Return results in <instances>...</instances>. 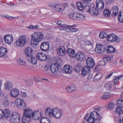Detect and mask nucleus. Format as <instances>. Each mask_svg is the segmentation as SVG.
<instances>
[{
	"label": "nucleus",
	"instance_id": "f257e3e1",
	"mask_svg": "<svg viewBox=\"0 0 123 123\" xmlns=\"http://www.w3.org/2000/svg\"><path fill=\"white\" fill-rule=\"evenodd\" d=\"M45 114L50 117L53 116L57 118H60L62 114L61 110L58 108H55L52 110L50 108H47L46 110Z\"/></svg>",
	"mask_w": 123,
	"mask_h": 123
},
{
	"label": "nucleus",
	"instance_id": "f03ea898",
	"mask_svg": "<svg viewBox=\"0 0 123 123\" xmlns=\"http://www.w3.org/2000/svg\"><path fill=\"white\" fill-rule=\"evenodd\" d=\"M43 35L41 32L34 33L31 35V46L32 47L36 46L37 43L43 40Z\"/></svg>",
	"mask_w": 123,
	"mask_h": 123
},
{
	"label": "nucleus",
	"instance_id": "7ed1b4c3",
	"mask_svg": "<svg viewBox=\"0 0 123 123\" xmlns=\"http://www.w3.org/2000/svg\"><path fill=\"white\" fill-rule=\"evenodd\" d=\"M27 43L26 36L22 35L17 40L14 44L17 47H21L25 45Z\"/></svg>",
	"mask_w": 123,
	"mask_h": 123
},
{
	"label": "nucleus",
	"instance_id": "20e7f679",
	"mask_svg": "<svg viewBox=\"0 0 123 123\" xmlns=\"http://www.w3.org/2000/svg\"><path fill=\"white\" fill-rule=\"evenodd\" d=\"M50 71L53 73L58 75L62 72V69L60 66L57 64H52L50 66Z\"/></svg>",
	"mask_w": 123,
	"mask_h": 123
},
{
	"label": "nucleus",
	"instance_id": "39448f33",
	"mask_svg": "<svg viewBox=\"0 0 123 123\" xmlns=\"http://www.w3.org/2000/svg\"><path fill=\"white\" fill-rule=\"evenodd\" d=\"M10 120L13 123H19L20 120L19 113L16 112L13 113L11 115Z\"/></svg>",
	"mask_w": 123,
	"mask_h": 123
},
{
	"label": "nucleus",
	"instance_id": "423d86ee",
	"mask_svg": "<svg viewBox=\"0 0 123 123\" xmlns=\"http://www.w3.org/2000/svg\"><path fill=\"white\" fill-rule=\"evenodd\" d=\"M85 55V53L79 51L76 54L75 57L78 60L80 61H85L86 59Z\"/></svg>",
	"mask_w": 123,
	"mask_h": 123
},
{
	"label": "nucleus",
	"instance_id": "0eeeda50",
	"mask_svg": "<svg viewBox=\"0 0 123 123\" xmlns=\"http://www.w3.org/2000/svg\"><path fill=\"white\" fill-rule=\"evenodd\" d=\"M15 102L18 108L21 109L25 107L26 104L22 99L17 98L15 101Z\"/></svg>",
	"mask_w": 123,
	"mask_h": 123
},
{
	"label": "nucleus",
	"instance_id": "6e6552de",
	"mask_svg": "<svg viewBox=\"0 0 123 123\" xmlns=\"http://www.w3.org/2000/svg\"><path fill=\"white\" fill-rule=\"evenodd\" d=\"M105 47L103 45L99 44L96 46L95 51L97 53L103 54L105 52Z\"/></svg>",
	"mask_w": 123,
	"mask_h": 123
},
{
	"label": "nucleus",
	"instance_id": "1a4fd4ad",
	"mask_svg": "<svg viewBox=\"0 0 123 123\" xmlns=\"http://www.w3.org/2000/svg\"><path fill=\"white\" fill-rule=\"evenodd\" d=\"M4 38L5 42L9 44H11L13 41V38L11 35L5 34L4 36Z\"/></svg>",
	"mask_w": 123,
	"mask_h": 123
},
{
	"label": "nucleus",
	"instance_id": "9d476101",
	"mask_svg": "<svg viewBox=\"0 0 123 123\" xmlns=\"http://www.w3.org/2000/svg\"><path fill=\"white\" fill-rule=\"evenodd\" d=\"M96 4V8L98 11H101L104 8V3L102 0H97Z\"/></svg>",
	"mask_w": 123,
	"mask_h": 123
},
{
	"label": "nucleus",
	"instance_id": "9b49d317",
	"mask_svg": "<svg viewBox=\"0 0 123 123\" xmlns=\"http://www.w3.org/2000/svg\"><path fill=\"white\" fill-rule=\"evenodd\" d=\"M52 7L54 9L59 12H62L65 9V6L61 4H57L53 5L52 6Z\"/></svg>",
	"mask_w": 123,
	"mask_h": 123
},
{
	"label": "nucleus",
	"instance_id": "f8f14e48",
	"mask_svg": "<svg viewBox=\"0 0 123 123\" xmlns=\"http://www.w3.org/2000/svg\"><path fill=\"white\" fill-rule=\"evenodd\" d=\"M87 66L91 68H93L95 65L94 60L91 57H89L87 59L86 61Z\"/></svg>",
	"mask_w": 123,
	"mask_h": 123
},
{
	"label": "nucleus",
	"instance_id": "ddd939ff",
	"mask_svg": "<svg viewBox=\"0 0 123 123\" xmlns=\"http://www.w3.org/2000/svg\"><path fill=\"white\" fill-rule=\"evenodd\" d=\"M58 54L60 56H63L66 54V51L65 48L63 46H59L57 50Z\"/></svg>",
	"mask_w": 123,
	"mask_h": 123
},
{
	"label": "nucleus",
	"instance_id": "4468645a",
	"mask_svg": "<svg viewBox=\"0 0 123 123\" xmlns=\"http://www.w3.org/2000/svg\"><path fill=\"white\" fill-rule=\"evenodd\" d=\"M31 116L34 120H38L41 117V113L39 110H37L32 112Z\"/></svg>",
	"mask_w": 123,
	"mask_h": 123
},
{
	"label": "nucleus",
	"instance_id": "2eb2a0df",
	"mask_svg": "<svg viewBox=\"0 0 123 123\" xmlns=\"http://www.w3.org/2000/svg\"><path fill=\"white\" fill-rule=\"evenodd\" d=\"M19 94V91L17 88H13L10 92V95L12 97H18Z\"/></svg>",
	"mask_w": 123,
	"mask_h": 123
},
{
	"label": "nucleus",
	"instance_id": "dca6fc26",
	"mask_svg": "<svg viewBox=\"0 0 123 123\" xmlns=\"http://www.w3.org/2000/svg\"><path fill=\"white\" fill-rule=\"evenodd\" d=\"M37 58L41 61H45L47 58V56L46 55L41 52L37 53Z\"/></svg>",
	"mask_w": 123,
	"mask_h": 123
},
{
	"label": "nucleus",
	"instance_id": "f3484780",
	"mask_svg": "<svg viewBox=\"0 0 123 123\" xmlns=\"http://www.w3.org/2000/svg\"><path fill=\"white\" fill-rule=\"evenodd\" d=\"M90 68L87 66L84 67L82 69L81 74L82 76H85L89 74L91 72Z\"/></svg>",
	"mask_w": 123,
	"mask_h": 123
},
{
	"label": "nucleus",
	"instance_id": "a211bd4d",
	"mask_svg": "<svg viewBox=\"0 0 123 123\" xmlns=\"http://www.w3.org/2000/svg\"><path fill=\"white\" fill-rule=\"evenodd\" d=\"M49 47V44L47 42H43L42 43L41 45V48L42 51H47Z\"/></svg>",
	"mask_w": 123,
	"mask_h": 123
},
{
	"label": "nucleus",
	"instance_id": "6ab92c4d",
	"mask_svg": "<svg viewBox=\"0 0 123 123\" xmlns=\"http://www.w3.org/2000/svg\"><path fill=\"white\" fill-rule=\"evenodd\" d=\"M90 115L95 120H99L101 118L98 113L95 111H92L90 114Z\"/></svg>",
	"mask_w": 123,
	"mask_h": 123
},
{
	"label": "nucleus",
	"instance_id": "aec40b11",
	"mask_svg": "<svg viewBox=\"0 0 123 123\" xmlns=\"http://www.w3.org/2000/svg\"><path fill=\"white\" fill-rule=\"evenodd\" d=\"M71 67L68 65L65 66L63 68L62 71L66 74H69L71 73L72 71Z\"/></svg>",
	"mask_w": 123,
	"mask_h": 123
},
{
	"label": "nucleus",
	"instance_id": "412c9836",
	"mask_svg": "<svg viewBox=\"0 0 123 123\" xmlns=\"http://www.w3.org/2000/svg\"><path fill=\"white\" fill-rule=\"evenodd\" d=\"M25 52L27 57H29L33 55V50L31 48L28 47L25 48Z\"/></svg>",
	"mask_w": 123,
	"mask_h": 123
},
{
	"label": "nucleus",
	"instance_id": "4be33fe9",
	"mask_svg": "<svg viewBox=\"0 0 123 123\" xmlns=\"http://www.w3.org/2000/svg\"><path fill=\"white\" fill-rule=\"evenodd\" d=\"M116 50L112 46H109L106 47L105 51L108 53H115Z\"/></svg>",
	"mask_w": 123,
	"mask_h": 123
},
{
	"label": "nucleus",
	"instance_id": "5701e85b",
	"mask_svg": "<svg viewBox=\"0 0 123 123\" xmlns=\"http://www.w3.org/2000/svg\"><path fill=\"white\" fill-rule=\"evenodd\" d=\"M27 58L28 61L33 64H35L37 62V58L35 57H33L32 55L27 57Z\"/></svg>",
	"mask_w": 123,
	"mask_h": 123
},
{
	"label": "nucleus",
	"instance_id": "b1692460",
	"mask_svg": "<svg viewBox=\"0 0 123 123\" xmlns=\"http://www.w3.org/2000/svg\"><path fill=\"white\" fill-rule=\"evenodd\" d=\"M119 9L117 6H113L111 9L112 12L111 16L113 17L116 16L117 15Z\"/></svg>",
	"mask_w": 123,
	"mask_h": 123
},
{
	"label": "nucleus",
	"instance_id": "393cba45",
	"mask_svg": "<svg viewBox=\"0 0 123 123\" xmlns=\"http://www.w3.org/2000/svg\"><path fill=\"white\" fill-rule=\"evenodd\" d=\"M67 52L70 56L72 57H74L76 54L75 51L74 49L69 48L67 49Z\"/></svg>",
	"mask_w": 123,
	"mask_h": 123
},
{
	"label": "nucleus",
	"instance_id": "a878e982",
	"mask_svg": "<svg viewBox=\"0 0 123 123\" xmlns=\"http://www.w3.org/2000/svg\"><path fill=\"white\" fill-rule=\"evenodd\" d=\"M57 24L58 25L61 26L62 27H75L76 25L75 24H74L72 25H68L66 24H63L61 20H58L57 22Z\"/></svg>",
	"mask_w": 123,
	"mask_h": 123
},
{
	"label": "nucleus",
	"instance_id": "bb28decb",
	"mask_svg": "<svg viewBox=\"0 0 123 123\" xmlns=\"http://www.w3.org/2000/svg\"><path fill=\"white\" fill-rule=\"evenodd\" d=\"M7 52V49L2 46L0 47V57L4 56Z\"/></svg>",
	"mask_w": 123,
	"mask_h": 123
},
{
	"label": "nucleus",
	"instance_id": "cd10ccee",
	"mask_svg": "<svg viewBox=\"0 0 123 123\" xmlns=\"http://www.w3.org/2000/svg\"><path fill=\"white\" fill-rule=\"evenodd\" d=\"M32 110L29 108H27L24 111L23 115L27 116H29L30 117H31L32 113Z\"/></svg>",
	"mask_w": 123,
	"mask_h": 123
},
{
	"label": "nucleus",
	"instance_id": "c85d7f7f",
	"mask_svg": "<svg viewBox=\"0 0 123 123\" xmlns=\"http://www.w3.org/2000/svg\"><path fill=\"white\" fill-rule=\"evenodd\" d=\"M77 12L70 13L68 14V16L71 19L77 20Z\"/></svg>",
	"mask_w": 123,
	"mask_h": 123
},
{
	"label": "nucleus",
	"instance_id": "c756f323",
	"mask_svg": "<svg viewBox=\"0 0 123 123\" xmlns=\"http://www.w3.org/2000/svg\"><path fill=\"white\" fill-rule=\"evenodd\" d=\"M4 86L6 90H9L11 88H12L13 84L11 82L8 81L5 83Z\"/></svg>",
	"mask_w": 123,
	"mask_h": 123
},
{
	"label": "nucleus",
	"instance_id": "7c9ffc66",
	"mask_svg": "<svg viewBox=\"0 0 123 123\" xmlns=\"http://www.w3.org/2000/svg\"><path fill=\"white\" fill-rule=\"evenodd\" d=\"M95 5L93 4H92L90 5L88 7V9H87L86 10V11L87 12H89L90 14H92V13L94 12H93V9H94V7Z\"/></svg>",
	"mask_w": 123,
	"mask_h": 123
},
{
	"label": "nucleus",
	"instance_id": "2f4dec72",
	"mask_svg": "<svg viewBox=\"0 0 123 123\" xmlns=\"http://www.w3.org/2000/svg\"><path fill=\"white\" fill-rule=\"evenodd\" d=\"M31 118L29 116L23 115L22 118V121L23 123H28L29 122Z\"/></svg>",
	"mask_w": 123,
	"mask_h": 123
},
{
	"label": "nucleus",
	"instance_id": "473e14b6",
	"mask_svg": "<svg viewBox=\"0 0 123 123\" xmlns=\"http://www.w3.org/2000/svg\"><path fill=\"white\" fill-rule=\"evenodd\" d=\"M17 62L18 64L20 65H23L24 66H26V62L25 61H24L21 58H18L17 61Z\"/></svg>",
	"mask_w": 123,
	"mask_h": 123
},
{
	"label": "nucleus",
	"instance_id": "72a5a7b5",
	"mask_svg": "<svg viewBox=\"0 0 123 123\" xmlns=\"http://www.w3.org/2000/svg\"><path fill=\"white\" fill-rule=\"evenodd\" d=\"M112 85L113 82L110 81L109 82L105 84V87L108 90H110L112 88Z\"/></svg>",
	"mask_w": 123,
	"mask_h": 123
},
{
	"label": "nucleus",
	"instance_id": "f704fd0d",
	"mask_svg": "<svg viewBox=\"0 0 123 123\" xmlns=\"http://www.w3.org/2000/svg\"><path fill=\"white\" fill-rule=\"evenodd\" d=\"M112 96V95L110 93L108 92H106L104 93L101 98L103 99H106L111 97Z\"/></svg>",
	"mask_w": 123,
	"mask_h": 123
},
{
	"label": "nucleus",
	"instance_id": "c9c22d12",
	"mask_svg": "<svg viewBox=\"0 0 123 123\" xmlns=\"http://www.w3.org/2000/svg\"><path fill=\"white\" fill-rule=\"evenodd\" d=\"M4 116L6 118H8L10 114V111L8 109H6L3 111Z\"/></svg>",
	"mask_w": 123,
	"mask_h": 123
},
{
	"label": "nucleus",
	"instance_id": "e433bc0d",
	"mask_svg": "<svg viewBox=\"0 0 123 123\" xmlns=\"http://www.w3.org/2000/svg\"><path fill=\"white\" fill-rule=\"evenodd\" d=\"M77 6L78 8L80 10H82L83 9L84 6H85L84 4H83V3H81L80 2L77 3Z\"/></svg>",
	"mask_w": 123,
	"mask_h": 123
},
{
	"label": "nucleus",
	"instance_id": "4c0bfd02",
	"mask_svg": "<svg viewBox=\"0 0 123 123\" xmlns=\"http://www.w3.org/2000/svg\"><path fill=\"white\" fill-rule=\"evenodd\" d=\"M120 41L119 37L114 34H112V42L116 41L117 43L119 42Z\"/></svg>",
	"mask_w": 123,
	"mask_h": 123
},
{
	"label": "nucleus",
	"instance_id": "58836bf2",
	"mask_svg": "<svg viewBox=\"0 0 123 123\" xmlns=\"http://www.w3.org/2000/svg\"><path fill=\"white\" fill-rule=\"evenodd\" d=\"M85 19V16L82 14L78 13L77 20H84Z\"/></svg>",
	"mask_w": 123,
	"mask_h": 123
},
{
	"label": "nucleus",
	"instance_id": "ea45409f",
	"mask_svg": "<svg viewBox=\"0 0 123 123\" xmlns=\"http://www.w3.org/2000/svg\"><path fill=\"white\" fill-rule=\"evenodd\" d=\"M41 123H50L49 119L47 117H43L41 119Z\"/></svg>",
	"mask_w": 123,
	"mask_h": 123
},
{
	"label": "nucleus",
	"instance_id": "a19ab883",
	"mask_svg": "<svg viewBox=\"0 0 123 123\" xmlns=\"http://www.w3.org/2000/svg\"><path fill=\"white\" fill-rule=\"evenodd\" d=\"M118 19L120 22H123V13H122V12L118 14Z\"/></svg>",
	"mask_w": 123,
	"mask_h": 123
},
{
	"label": "nucleus",
	"instance_id": "79ce46f5",
	"mask_svg": "<svg viewBox=\"0 0 123 123\" xmlns=\"http://www.w3.org/2000/svg\"><path fill=\"white\" fill-rule=\"evenodd\" d=\"M101 74H97L94 77L93 80L95 82L98 81L101 77Z\"/></svg>",
	"mask_w": 123,
	"mask_h": 123
},
{
	"label": "nucleus",
	"instance_id": "37998d69",
	"mask_svg": "<svg viewBox=\"0 0 123 123\" xmlns=\"http://www.w3.org/2000/svg\"><path fill=\"white\" fill-rule=\"evenodd\" d=\"M104 14L105 16L109 17L110 15V10L107 9H105L104 12Z\"/></svg>",
	"mask_w": 123,
	"mask_h": 123
},
{
	"label": "nucleus",
	"instance_id": "c03bdc74",
	"mask_svg": "<svg viewBox=\"0 0 123 123\" xmlns=\"http://www.w3.org/2000/svg\"><path fill=\"white\" fill-rule=\"evenodd\" d=\"M67 91L69 92H71L75 90V88L73 86H68L66 88Z\"/></svg>",
	"mask_w": 123,
	"mask_h": 123
},
{
	"label": "nucleus",
	"instance_id": "a18cd8bd",
	"mask_svg": "<svg viewBox=\"0 0 123 123\" xmlns=\"http://www.w3.org/2000/svg\"><path fill=\"white\" fill-rule=\"evenodd\" d=\"M3 104L5 107H8L9 106L10 103L9 102L8 100L6 98L4 99Z\"/></svg>",
	"mask_w": 123,
	"mask_h": 123
},
{
	"label": "nucleus",
	"instance_id": "49530a36",
	"mask_svg": "<svg viewBox=\"0 0 123 123\" xmlns=\"http://www.w3.org/2000/svg\"><path fill=\"white\" fill-rule=\"evenodd\" d=\"M117 105L119 107H123V100L119 99L117 101Z\"/></svg>",
	"mask_w": 123,
	"mask_h": 123
},
{
	"label": "nucleus",
	"instance_id": "de8ad7c7",
	"mask_svg": "<svg viewBox=\"0 0 123 123\" xmlns=\"http://www.w3.org/2000/svg\"><path fill=\"white\" fill-rule=\"evenodd\" d=\"M39 26L38 25H36L35 26H33V25H31L28 26L27 27V28L29 29L34 30L37 29L39 28Z\"/></svg>",
	"mask_w": 123,
	"mask_h": 123
},
{
	"label": "nucleus",
	"instance_id": "09e8293b",
	"mask_svg": "<svg viewBox=\"0 0 123 123\" xmlns=\"http://www.w3.org/2000/svg\"><path fill=\"white\" fill-rule=\"evenodd\" d=\"M115 111L117 114H120L123 113V111L120 107H118L116 108Z\"/></svg>",
	"mask_w": 123,
	"mask_h": 123
},
{
	"label": "nucleus",
	"instance_id": "8fccbe9b",
	"mask_svg": "<svg viewBox=\"0 0 123 123\" xmlns=\"http://www.w3.org/2000/svg\"><path fill=\"white\" fill-rule=\"evenodd\" d=\"M80 70V68L78 64L76 65L74 68V70L76 72L78 73Z\"/></svg>",
	"mask_w": 123,
	"mask_h": 123
},
{
	"label": "nucleus",
	"instance_id": "3c124183",
	"mask_svg": "<svg viewBox=\"0 0 123 123\" xmlns=\"http://www.w3.org/2000/svg\"><path fill=\"white\" fill-rule=\"evenodd\" d=\"M92 0H82V2L84 4L85 6H86L89 4Z\"/></svg>",
	"mask_w": 123,
	"mask_h": 123
},
{
	"label": "nucleus",
	"instance_id": "603ef678",
	"mask_svg": "<svg viewBox=\"0 0 123 123\" xmlns=\"http://www.w3.org/2000/svg\"><path fill=\"white\" fill-rule=\"evenodd\" d=\"M95 120L92 118V117L90 115V117L88 118V120L87 121L89 123H94V122Z\"/></svg>",
	"mask_w": 123,
	"mask_h": 123
},
{
	"label": "nucleus",
	"instance_id": "864d4df0",
	"mask_svg": "<svg viewBox=\"0 0 123 123\" xmlns=\"http://www.w3.org/2000/svg\"><path fill=\"white\" fill-rule=\"evenodd\" d=\"M115 105L113 103H111L108 105L107 108L110 109H112L114 108V106Z\"/></svg>",
	"mask_w": 123,
	"mask_h": 123
},
{
	"label": "nucleus",
	"instance_id": "5fc2aeb1",
	"mask_svg": "<svg viewBox=\"0 0 123 123\" xmlns=\"http://www.w3.org/2000/svg\"><path fill=\"white\" fill-rule=\"evenodd\" d=\"M94 10H93V12H93V13L92 14V15H97L99 13L98 11H98L97 9L95 7V6L94 7Z\"/></svg>",
	"mask_w": 123,
	"mask_h": 123
},
{
	"label": "nucleus",
	"instance_id": "6e6d98bb",
	"mask_svg": "<svg viewBox=\"0 0 123 123\" xmlns=\"http://www.w3.org/2000/svg\"><path fill=\"white\" fill-rule=\"evenodd\" d=\"M112 34L110 35H107V40L110 42H112Z\"/></svg>",
	"mask_w": 123,
	"mask_h": 123
},
{
	"label": "nucleus",
	"instance_id": "4d7b16f0",
	"mask_svg": "<svg viewBox=\"0 0 123 123\" xmlns=\"http://www.w3.org/2000/svg\"><path fill=\"white\" fill-rule=\"evenodd\" d=\"M67 27L66 28H63L62 30L67 32H71L70 28L71 27Z\"/></svg>",
	"mask_w": 123,
	"mask_h": 123
},
{
	"label": "nucleus",
	"instance_id": "13d9d810",
	"mask_svg": "<svg viewBox=\"0 0 123 123\" xmlns=\"http://www.w3.org/2000/svg\"><path fill=\"white\" fill-rule=\"evenodd\" d=\"M106 63V62L104 61V60L100 61L98 64L99 66H104L105 65Z\"/></svg>",
	"mask_w": 123,
	"mask_h": 123
},
{
	"label": "nucleus",
	"instance_id": "bf43d9fd",
	"mask_svg": "<svg viewBox=\"0 0 123 123\" xmlns=\"http://www.w3.org/2000/svg\"><path fill=\"white\" fill-rule=\"evenodd\" d=\"M106 34L105 33L100 32L99 34V37L101 38H103L106 37Z\"/></svg>",
	"mask_w": 123,
	"mask_h": 123
},
{
	"label": "nucleus",
	"instance_id": "052dcab7",
	"mask_svg": "<svg viewBox=\"0 0 123 123\" xmlns=\"http://www.w3.org/2000/svg\"><path fill=\"white\" fill-rule=\"evenodd\" d=\"M104 60L105 61H106L107 62H110L111 60V58L110 57L105 56L104 58Z\"/></svg>",
	"mask_w": 123,
	"mask_h": 123
},
{
	"label": "nucleus",
	"instance_id": "680f3d73",
	"mask_svg": "<svg viewBox=\"0 0 123 123\" xmlns=\"http://www.w3.org/2000/svg\"><path fill=\"white\" fill-rule=\"evenodd\" d=\"M26 84L29 85H31L33 84L32 81L31 80H26Z\"/></svg>",
	"mask_w": 123,
	"mask_h": 123
},
{
	"label": "nucleus",
	"instance_id": "e2e57ef3",
	"mask_svg": "<svg viewBox=\"0 0 123 123\" xmlns=\"http://www.w3.org/2000/svg\"><path fill=\"white\" fill-rule=\"evenodd\" d=\"M71 29V32H77L78 29L75 28H70Z\"/></svg>",
	"mask_w": 123,
	"mask_h": 123
},
{
	"label": "nucleus",
	"instance_id": "0e129e2a",
	"mask_svg": "<svg viewBox=\"0 0 123 123\" xmlns=\"http://www.w3.org/2000/svg\"><path fill=\"white\" fill-rule=\"evenodd\" d=\"M114 1L113 0H108L105 2V4L108 5L109 4H111Z\"/></svg>",
	"mask_w": 123,
	"mask_h": 123
},
{
	"label": "nucleus",
	"instance_id": "69168bd1",
	"mask_svg": "<svg viewBox=\"0 0 123 123\" xmlns=\"http://www.w3.org/2000/svg\"><path fill=\"white\" fill-rule=\"evenodd\" d=\"M21 96L23 98H25L27 96L26 93L25 92H22L21 94Z\"/></svg>",
	"mask_w": 123,
	"mask_h": 123
},
{
	"label": "nucleus",
	"instance_id": "338daca9",
	"mask_svg": "<svg viewBox=\"0 0 123 123\" xmlns=\"http://www.w3.org/2000/svg\"><path fill=\"white\" fill-rule=\"evenodd\" d=\"M113 74V73L112 72L110 74H108L105 77V79L106 80L110 78V77Z\"/></svg>",
	"mask_w": 123,
	"mask_h": 123
},
{
	"label": "nucleus",
	"instance_id": "774afa93",
	"mask_svg": "<svg viewBox=\"0 0 123 123\" xmlns=\"http://www.w3.org/2000/svg\"><path fill=\"white\" fill-rule=\"evenodd\" d=\"M119 80V79L118 77L115 79L114 80V84L117 85L118 84L117 82Z\"/></svg>",
	"mask_w": 123,
	"mask_h": 123
}]
</instances>
